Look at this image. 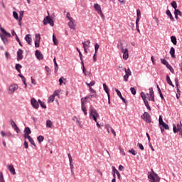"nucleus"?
I'll use <instances>...</instances> for the list:
<instances>
[{"label":"nucleus","mask_w":182,"mask_h":182,"mask_svg":"<svg viewBox=\"0 0 182 182\" xmlns=\"http://www.w3.org/2000/svg\"><path fill=\"white\" fill-rule=\"evenodd\" d=\"M141 97L142 100H144V103L146 109H148V110H151V108L150 107V105H149V101H147V98H148V100H151V102H155L154 91H153V87L149 88V94H146V95L144 92H141Z\"/></svg>","instance_id":"obj_1"},{"label":"nucleus","mask_w":182,"mask_h":182,"mask_svg":"<svg viewBox=\"0 0 182 182\" xmlns=\"http://www.w3.org/2000/svg\"><path fill=\"white\" fill-rule=\"evenodd\" d=\"M90 119H93L95 122H97V117H99V113L93 106H90Z\"/></svg>","instance_id":"obj_2"},{"label":"nucleus","mask_w":182,"mask_h":182,"mask_svg":"<svg viewBox=\"0 0 182 182\" xmlns=\"http://www.w3.org/2000/svg\"><path fill=\"white\" fill-rule=\"evenodd\" d=\"M148 178H149L151 182H159L160 181V177H159V175L153 172L152 173H150L148 176Z\"/></svg>","instance_id":"obj_3"},{"label":"nucleus","mask_w":182,"mask_h":182,"mask_svg":"<svg viewBox=\"0 0 182 182\" xmlns=\"http://www.w3.org/2000/svg\"><path fill=\"white\" fill-rule=\"evenodd\" d=\"M43 25H48V23H49V25H50V26H53V25H54L53 20L49 16H47L43 19Z\"/></svg>","instance_id":"obj_4"},{"label":"nucleus","mask_w":182,"mask_h":182,"mask_svg":"<svg viewBox=\"0 0 182 182\" xmlns=\"http://www.w3.org/2000/svg\"><path fill=\"white\" fill-rule=\"evenodd\" d=\"M141 119H143V120H145V122H146V123L151 122V117H150V114H149L148 112H144L141 115Z\"/></svg>","instance_id":"obj_5"},{"label":"nucleus","mask_w":182,"mask_h":182,"mask_svg":"<svg viewBox=\"0 0 182 182\" xmlns=\"http://www.w3.org/2000/svg\"><path fill=\"white\" fill-rule=\"evenodd\" d=\"M173 133H178V132H182L181 122H180V124H177L176 126L174 124H173Z\"/></svg>","instance_id":"obj_6"},{"label":"nucleus","mask_w":182,"mask_h":182,"mask_svg":"<svg viewBox=\"0 0 182 182\" xmlns=\"http://www.w3.org/2000/svg\"><path fill=\"white\" fill-rule=\"evenodd\" d=\"M23 15V11L20 12V17L18 18V13H16V11L13 12V16L15 18V19L18 20L20 26H22V23H21V21H22Z\"/></svg>","instance_id":"obj_7"},{"label":"nucleus","mask_w":182,"mask_h":182,"mask_svg":"<svg viewBox=\"0 0 182 182\" xmlns=\"http://www.w3.org/2000/svg\"><path fill=\"white\" fill-rule=\"evenodd\" d=\"M121 52L123 53V59L127 60L129 59V49L122 47Z\"/></svg>","instance_id":"obj_8"},{"label":"nucleus","mask_w":182,"mask_h":182,"mask_svg":"<svg viewBox=\"0 0 182 182\" xmlns=\"http://www.w3.org/2000/svg\"><path fill=\"white\" fill-rule=\"evenodd\" d=\"M18 89V85L13 84L9 87L8 92L9 95H12L15 92V90H17Z\"/></svg>","instance_id":"obj_9"},{"label":"nucleus","mask_w":182,"mask_h":182,"mask_svg":"<svg viewBox=\"0 0 182 182\" xmlns=\"http://www.w3.org/2000/svg\"><path fill=\"white\" fill-rule=\"evenodd\" d=\"M35 47L36 48H39L40 43H41V34L36 33L35 35Z\"/></svg>","instance_id":"obj_10"},{"label":"nucleus","mask_w":182,"mask_h":182,"mask_svg":"<svg viewBox=\"0 0 182 182\" xmlns=\"http://www.w3.org/2000/svg\"><path fill=\"white\" fill-rule=\"evenodd\" d=\"M124 72L125 75H124V80L127 82L129 80V77L132 76V71H130V69H125Z\"/></svg>","instance_id":"obj_11"},{"label":"nucleus","mask_w":182,"mask_h":182,"mask_svg":"<svg viewBox=\"0 0 182 182\" xmlns=\"http://www.w3.org/2000/svg\"><path fill=\"white\" fill-rule=\"evenodd\" d=\"M94 8L95 11H97V14L101 15V16H103V13L102 12V7H100V5H99V4H95Z\"/></svg>","instance_id":"obj_12"},{"label":"nucleus","mask_w":182,"mask_h":182,"mask_svg":"<svg viewBox=\"0 0 182 182\" xmlns=\"http://www.w3.org/2000/svg\"><path fill=\"white\" fill-rule=\"evenodd\" d=\"M10 123H11L12 128L15 130V132H16V133H19V132H21V130L19 129L18 126H16V124L15 123L14 121H13V119L10 120Z\"/></svg>","instance_id":"obj_13"},{"label":"nucleus","mask_w":182,"mask_h":182,"mask_svg":"<svg viewBox=\"0 0 182 182\" xmlns=\"http://www.w3.org/2000/svg\"><path fill=\"white\" fill-rule=\"evenodd\" d=\"M31 103L34 109L39 108V102L36 101L35 98L31 99Z\"/></svg>","instance_id":"obj_14"},{"label":"nucleus","mask_w":182,"mask_h":182,"mask_svg":"<svg viewBox=\"0 0 182 182\" xmlns=\"http://www.w3.org/2000/svg\"><path fill=\"white\" fill-rule=\"evenodd\" d=\"M35 55L36 58H37L38 60H42V59H43V55L42 54V53H41L39 50H36Z\"/></svg>","instance_id":"obj_15"},{"label":"nucleus","mask_w":182,"mask_h":182,"mask_svg":"<svg viewBox=\"0 0 182 182\" xmlns=\"http://www.w3.org/2000/svg\"><path fill=\"white\" fill-rule=\"evenodd\" d=\"M24 39L28 45H32V36L31 34H27Z\"/></svg>","instance_id":"obj_16"},{"label":"nucleus","mask_w":182,"mask_h":182,"mask_svg":"<svg viewBox=\"0 0 182 182\" xmlns=\"http://www.w3.org/2000/svg\"><path fill=\"white\" fill-rule=\"evenodd\" d=\"M107 133H110L112 132V134H114V136H116V132L114 131V129H113V128L109 125H107Z\"/></svg>","instance_id":"obj_17"},{"label":"nucleus","mask_w":182,"mask_h":182,"mask_svg":"<svg viewBox=\"0 0 182 182\" xmlns=\"http://www.w3.org/2000/svg\"><path fill=\"white\" fill-rule=\"evenodd\" d=\"M68 26L70 28V29H75L76 25H75V20H70V22L68 23Z\"/></svg>","instance_id":"obj_18"},{"label":"nucleus","mask_w":182,"mask_h":182,"mask_svg":"<svg viewBox=\"0 0 182 182\" xmlns=\"http://www.w3.org/2000/svg\"><path fill=\"white\" fill-rule=\"evenodd\" d=\"M161 62L162 65L166 66L167 69H171V66L170 65V64H168V62H167V60H166L165 59H161Z\"/></svg>","instance_id":"obj_19"},{"label":"nucleus","mask_w":182,"mask_h":182,"mask_svg":"<svg viewBox=\"0 0 182 182\" xmlns=\"http://www.w3.org/2000/svg\"><path fill=\"white\" fill-rule=\"evenodd\" d=\"M8 170H9L10 173L11 174H16V172H15V168H14V165L11 164V165H8Z\"/></svg>","instance_id":"obj_20"},{"label":"nucleus","mask_w":182,"mask_h":182,"mask_svg":"<svg viewBox=\"0 0 182 182\" xmlns=\"http://www.w3.org/2000/svg\"><path fill=\"white\" fill-rule=\"evenodd\" d=\"M115 92L117 94V95L119 96V97H120V99L122 100V102H124V103H126V99H124V97H123V96L122 95V92H120V90L115 89Z\"/></svg>","instance_id":"obj_21"},{"label":"nucleus","mask_w":182,"mask_h":182,"mask_svg":"<svg viewBox=\"0 0 182 182\" xmlns=\"http://www.w3.org/2000/svg\"><path fill=\"white\" fill-rule=\"evenodd\" d=\"M23 53V51L21 49H19L17 52V60H21V59H22L23 58V56L22 55Z\"/></svg>","instance_id":"obj_22"},{"label":"nucleus","mask_w":182,"mask_h":182,"mask_svg":"<svg viewBox=\"0 0 182 182\" xmlns=\"http://www.w3.org/2000/svg\"><path fill=\"white\" fill-rule=\"evenodd\" d=\"M24 138L26 137L27 136H29V134H31L32 133V131H31V129L28 127H26L24 129Z\"/></svg>","instance_id":"obj_23"},{"label":"nucleus","mask_w":182,"mask_h":182,"mask_svg":"<svg viewBox=\"0 0 182 182\" xmlns=\"http://www.w3.org/2000/svg\"><path fill=\"white\" fill-rule=\"evenodd\" d=\"M90 97H85L81 98V106H86V103H87V100Z\"/></svg>","instance_id":"obj_24"},{"label":"nucleus","mask_w":182,"mask_h":182,"mask_svg":"<svg viewBox=\"0 0 182 182\" xmlns=\"http://www.w3.org/2000/svg\"><path fill=\"white\" fill-rule=\"evenodd\" d=\"M25 139H28V141H30L31 144L34 146V147H36V144H35V141H33V139H32V137H31L29 135H27L26 136H25Z\"/></svg>","instance_id":"obj_25"},{"label":"nucleus","mask_w":182,"mask_h":182,"mask_svg":"<svg viewBox=\"0 0 182 182\" xmlns=\"http://www.w3.org/2000/svg\"><path fill=\"white\" fill-rule=\"evenodd\" d=\"M84 49L90 48V41L87 40V41L82 42Z\"/></svg>","instance_id":"obj_26"},{"label":"nucleus","mask_w":182,"mask_h":182,"mask_svg":"<svg viewBox=\"0 0 182 182\" xmlns=\"http://www.w3.org/2000/svg\"><path fill=\"white\" fill-rule=\"evenodd\" d=\"M46 127L48 129H53V122H52L50 119L46 121Z\"/></svg>","instance_id":"obj_27"},{"label":"nucleus","mask_w":182,"mask_h":182,"mask_svg":"<svg viewBox=\"0 0 182 182\" xmlns=\"http://www.w3.org/2000/svg\"><path fill=\"white\" fill-rule=\"evenodd\" d=\"M112 171L117 174L119 180H122V176L120 175V173H119V171H117L114 166H112Z\"/></svg>","instance_id":"obj_28"},{"label":"nucleus","mask_w":182,"mask_h":182,"mask_svg":"<svg viewBox=\"0 0 182 182\" xmlns=\"http://www.w3.org/2000/svg\"><path fill=\"white\" fill-rule=\"evenodd\" d=\"M82 72L85 76H87V77L92 76V73H90V70H88L87 69H83Z\"/></svg>","instance_id":"obj_29"},{"label":"nucleus","mask_w":182,"mask_h":182,"mask_svg":"<svg viewBox=\"0 0 182 182\" xmlns=\"http://www.w3.org/2000/svg\"><path fill=\"white\" fill-rule=\"evenodd\" d=\"M103 87L105 93H107L108 97H110V94L109 93V87H107V85H106V83L103 84Z\"/></svg>","instance_id":"obj_30"},{"label":"nucleus","mask_w":182,"mask_h":182,"mask_svg":"<svg viewBox=\"0 0 182 182\" xmlns=\"http://www.w3.org/2000/svg\"><path fill=\"white\" fill-rule=\"evenodd\" d=\"M171 58H176V55H174L176 53V50L174 49V48L171 47L170 52H169Z\"/></svg>","instance_id":"obj_31"},{"label":"nucleus","mask_w":182,"mask_h":182,"mask_svg":"<svg viewBox=\"0 0 182 182\" xmlns=\"http://www.w3.org/2000/svg\"><path fill=\"white\" fill-rule=\"evenodd\" d=\"M166 15L169 16L171 21H174V17H173V15L171 14V11L170 10H166Z\"/></svg>","instance_id":"obj_32"},{"label":"nucleus","mask_w":182,"mask_h":182,"mask_svg":"<svg viewBox=\"0 0 182 182\" xmlns=\"http://www.w3.org/2000/svg\"><path fill=\"white\" fill-rule=\"evenodd\" d=\"M166 82L170 86H172V87H174V85H173V82H171V80L170 79V76H166Z\"/></svg>","instance_id":"obj_33"},{"label":"nucleus","mask_w":182,"mask_h":182,"mask_svg":"<svg viewBox=\"0 0 182 182\" xmlns=\"http://www.w3.org/2000/svg\"><path fill=\"white\" fill-rule=\"evenodd\" d=\"M0 30H1V32H2L4 35H5V36H9L10 38L11 33L6 32V31H5V29H4L3 28H1Z\"/></svg>","instance_id":"obj_34"},{"label":"nucleus","mask_w":182,"mask_h":182,"mask_svg":"<svg viewBox=\"0 0 182 182\" xmlns=\"http://www.w3.org/2000/svg\"><path fill=\"white\" fill-rule=\"evenodd\" d=\"M53 102H55V95H52L48 97V102L52 103Z\"/></svg>","instance_id":"obj_35"},{"label":"nucleus","mask_w":182,"mask_h":182,"mask_svg":"<svg viewBox=\"0 0 182 182\" xmlns=\"http://www.w3.org/2000/svg\"><path fill=\"white\" fill-rule=\"evenodd\" d=\"M171 41L172 43H173V45H177V38H176V36H171Z\"/></svg>","instance_id":"obj_36"},{"label":"nucleus","mask_w":182,"mask_h":182,"mask_svg":"<svg viewBox=\"0 0 182 182\" xmlns=\"http://www.w3.org/2000/svg\"><path fill=\"white\" fill-rule=\"evenodd\" d=\"M81 109L85 116H86L87 114V109H86V105H81Z\"/></svg>","instance_id":"obj_37"},{"label":"nucleus","mask_w":182,"mask_h":182,"mask_svg":"<svg viewBox=\"0 0 182 182\" xmlns=\"http://www.w3.org/2000/svg\"><path fill=\"white\" fill-rule=\"evenodd\" d=\"M85 84L87 85V86H88V87H92V86H95V85H96V82L95 80H92L90 82V83L85 82Z\"/></svg>","instance_id":"obj_38"},{"label":"nucleus","mask_w":182,"mask_h":182,"mask_svg":"<svg viewBox=\"0 0 182 182\" xmlns=\"http://www.w3.org/2000/svg\"><path fill=\"white\" fill-rule=\"evenodd\" d=\"M44 139H45V137L42 135H40L37 137V140L38 143H42V141H43Z\"/></svg>","instance_id":"obj_39"},{"label":"nucleus","mask_w":182,"mask_h":182,"mask_svg":"<svg viewBox=\"0 0 182 182\" xmlns=\"http://www.w3.org/2000/svg\"><path fill=\"white\" fill-rule=\"evenodd\" d=\"M38 103H40V105L41 107H43V109H46V105H45V102H43L41 101V100H38Z\"/></svg>","instance_id":"obj_40"},{"label":"nucleus","mask_w":182,"mask_h":182,"mask_svg":"<svg viewBox=\"0 0 182 182\" xmlns=\"http://www.w3.org/2000/svg\"><path fill=\"white\" fill-rule=\"evenodd\" d=\"M53 42L54 43V45H55V46H58V39H56V37L55 36V35L53 36Z\"/></svg>","instance_id":"obj_41"},{"label":"nucleus","mask_w":182,"mask_h":182,"mask_svg":"<svg viewBox=\"0 0 182 182\" xmlns=\"http://www.w3.org/2000/svg\"><path fill=\"white\" fill-rule=\"evenodd\" d=\"M171 5L173 9H177V2L173 1L171 3Z\"/></svg>","instance_id":"obj_42"},{"label":"nucleus","mask_w":182,"mask_h":182,"mask_svg":"<svg viewBox=\"0 0 182 182\" xmlns=\"http://www.w3.org/2000/svg\"><path fill=\"white\" fill-rule=\"evenodd\" d=\"M129 153H131L133 156H136L137 154V152L133 149L129 150Z\"/></svg>","instance_id":"obj_43"},{"label":"nucleus","mask_w":182,"mask_h":182,"mask_svg":"<svg viewBox=\"0 0 182 182\" xmlns=\"http://www.w3.org/2000/svg\"><path fill=\"white\" fill-rule=\"evenodd\" d=\"M161 126H162V127H164V129L166 130H168V129H170V127H168V125L167 124H166L165 122H164V124H162Z\"/></svg>","instance_id":"obj_44"},{"label":"nucleus","mask_w":182,"mask_h":182,"mask_svg":"<svg viewBox=\"0 0 182 182\" xmlns=\"http://www.w3.org/2000/svg\"><path fill=\"white\" fill-rule=\"evenodd\" d=\"M175 15H179L180 16H181V11H180V10L176 9L175 11H174Z\"/></svg>","instance_id":"obj_45"},{"label":"nucleus","mask_w":182,"mask_h":182,"mask_svg":"<svg viewBox=\"0 0 182 182\" xmlns=\"http://www.w3.org/2000/svg\"><path fill=\"white\" fill-rule=\"evenodd\" d=\"M159 122L160 126H161L162 124H164V121H163V117H161V116H159Z\"/></svg>","instance_id":"obj_46"},{"label":"nucleus","mask_w":182,"mask_h":182,"mask_svg":"<svg viewBox=\"0 0 182 182\" xmlns=\"http://www.w3.org/2000/svg\"><path fill=\"white\" fill-rule=\"evenodd\" d=\"M0 182H5V179H4V174L2 172H0Z\"/></svg>","instance_id":"obj_47"},{"label":"nucleus","mask_w":182,"mask_h":182,"mask_svg":"<svg viewBox=\"0 0 182 182\" xmlns=\"http://www.w3.org/2000/svg\"><path fill=\"white\" fill-rule=\"evenodd\" d=\"M99 48H100L99 44L98 43H95V53H97V50H99Z\"/></svg>","instance_id":"obj_48"},{"label":"nucleus","mask_w":182,"mask_h":182,"mask_svg":"<svg viewBox=\"0 0 182 182\" xmlns=\"http://www.w3.org/2000/svg\"><path fill=\"white\" fill-rule=\"evenodd\" d=\"M64 80H66V79H65V77H61L60 79H59V82H60V85L62 86V83H63V81Z\"/></svg>","instance_id":"obj_49"},{"label":"nucleus","mask_w":182,"mask_h":182,"mask_svg":"<svg viewBox=\"0 0 182 182\" xmlns=\"http://www.w3.org/2000/svg\"><path fill=\"white\" fill-rule=\"evenodd\" d=\"M131 90V93H132V95H136V89L134 87H131L130 88Z\"/></svg>","instance_id":"obj_50"},{"label":"nucleus","mask_w":182,"mask_h":182,"mask_svg":"<svg viewBox=\"0 0 182 182\" xmlns=\"http://www.w3.org/2000/svg\"><path fill=\"white\" fill-rule=\"evenodd\" d=\"M66 17L68 18V20L73 21V18L70 17V13H67Z\"/></svg>","instance_id":"obj_51"},{"label":"nucleus","mask_w":182,"mask_h":182,"mask_svg":"<svg viewBox=\"0 0 182 182\" xmlns=\"http://www.w3.org/2000/svg\"><path fill=\"white\" fill-rule=\"evenodd\" d=\"M139 22H140V17H136V28L139 27Z\"/></svg>","instance_id":"obj_52"},{"label":"nucleus","mask_w":182,"mask_h":182,"mask_svg":"<svg viewBox=\"0 0 182 182\" xmlns=\"http://www.w3.org/2000/svg\"><path fill=\"white\" fill-rule=\"evenodd\" d=\"M137 146H138V147H139V149H140L141 150H144V146H143V144H140V143H138V144H137Z\"/></svg>","instance_id":"obj_53"},{"label":"nucleus","mask_w":182,"mask_h":182,"mask_svg":"<svg viewBox=\"0 0 182 182\" xmlns=\"http://www.w3.org/2000/svg\"><path fill=\"white\" fill-rule=\"evenodd\" d=\"M140 15H141V12L140 11V9L136 10V17H140Z\"/></svg>","instance_id":"obj_54"},{"label":"nucleus","mask_w":182,"mask_h":182,"mask_svg":"<svg viewBox=\"0 0 182 182\" xmlns=\"http://www.w3.org/2000/svg\"><path fill=\"white\" fill-rule=\"evenodd\" d=\"M58 95H59V91H58V90H55V91L53 92V95L55 97H56V96H58Z\"/></svg>","instance_id":"obj_55"},{"label":"nucleus","mask_w":182,"mask_h":182,"mask_svg":"<svg viewBox=\"0 0 182 182\" xmlns=\"http://www.w3.org/2000/svg\"><path fill=\"white\" fill-rule=\"evenodd\" d=\"M77 50L79 53V56H80V59H82V56H83V55H82V52H80V50H79V48H77Z\"/></svg>","instance_id":"obj_56"},{"label":"nucleus","mask_w":182,"mask_h":182,"mask_svg":"<svg viewBox=\"0 0 182 182\" xmlns=\"http://www.w3.org/2000/svg\"><path fill=\"white\" fill-rule=\"evenodd\" d=\"M16 39L17 42H18L19 45H21L22 46V43H21L19 38L16 35Z\"/></svg>","instance_id":"obj_57"},{"label":"nucleus","mask_w":182,"mask_h":182,"mask_svg":"<svg viewBox=\"0 0 182 182\" xmlns=\"http://www.w3.org/2000/svg\"><path fill=\"white\" fill-rule=\"evenodd\" d=\"M1 39L4 41V43H8V40L5 37L1 36Z\"/></svg>","instance_id":"obj_58"},{"label":"nucleus","mask_w":182,"mask_h":182,"mask_svg":"<svg viewBox=\"0 0 182 182\" xmlns=\"http://www.w3.org/2000/svg\"><path fill=\"white\" fill-rule=\"evenodd\" d=\"M89 88H90V92H91V93H94L95 95H96V91L93 90V88L92 87H89Z\"/></svg>","instance_id":"obj_59"},{"label":"nucleus","mask_w":182,"mask_h":182,"mask_svg":"<svg viewBox=\"0 0 182 182\" xmlns=\"http://www.w3.org/2000/svg\"><path fill=\"white\" fill-rule=\"evenodd\" d=\"M119 170H120L121 171H123L124 170V167L122 165L119 166Z\"/></svg>","instance_id":"obj_60"},{"label":"nucleus","mask_w":182,"mask_h":182,"mask_svg":"<svg viewBox=\"0 0 182 182\" xmlns=\"http://www.w3.org/2000/svg\"><path fill=\"white\" fill-rule=\"evenodd\" d=\"M21 68H22V65H21L19 64L16 65V69H21Z\"/></svg>","instance_id":"obj_61"},{"label":"nucleus","mask_w":182,"mask_h":182,"mask_svg":"<svg viewBox=\"0 0 182 182\" xmlns=\"http://www.w3.org/2000/svg\"><path fill=\"white\" fill-rule=\"evenodd\" d=\"M5 55H6V58L7 59H9V58H10L9 53L8 52H6V53H5Z\"/></svg>","instance_id":"obj_62"},{"label":"nucleus","mask_w":182,"mask_h":182,"mask_svg":"<svg viewBox=\"0 0 182 182\" xmlns=\"http://www.w3.org/2000/svg\"><path fill=\"white\" fill-rule=\"evenodd\" d=\"M1 134L2 137H5V136H6V134H5V132L4 131L1 132Z\"/></svg>","instance_id":"obj_63"},{"label":"nucleus","mask_w":182,"mask_h":182,"mask_svg":"<svg viewBox=\"0 0 182 182\" xmlns=\"http://www.w3.org/2000/svg\"><path fill=\"white\" fill-rule=\"evenodd\" d=\"M24 147H25V149H28V142H26V141L24 142Z\"/></svg>","instance_id":"obj_64"}]
</instances>
